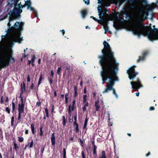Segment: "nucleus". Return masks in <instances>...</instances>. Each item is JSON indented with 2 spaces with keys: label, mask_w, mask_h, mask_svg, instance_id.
<instances>
[{
  "label": "nucleus",
  "mask_w": 158,
  "mask_h": 158,
  "mask_svg": "<svg viewBox=\"0 0 158 158\" xmlns=\"http://www.w3.org/2000/svg\"><path fill=\"white\" fill-rule=\"evenodd\" d=\"M77 86H75L74 87V93H75V96L76 97L77 95Z\"/></svg>",
  "instance_id": "a878e982"
},
{
  "label": "nucleus",
  "mask_w": 158,
  "mask_h": 158,
  "mask_svg": "<svg viewBox=\"0 0 158 158\" xmlns=\"http://www.w3.org/2000/svg\"><path fill=\"white\" fill-rule=\"evenodd\" d=\"M35 56H33L32 58V59H31V61H32V63H33L34 61V60H35Z\"/></svg>",
  "instance_id": "e433bc0d"
},
{
  "label": "nucleus",
  "mask_w": 158,
  "mask_h": 158,
  "mask_svg": "<svg viewBox=\"0 0 158 158\" xmlns=\"http://www.w3.org/2000/svg\"><path fill=\"white\" fill-rule=\"evenodd\" d=\"M31 127L32 133L33 134H34L35 133V127L34 125L33 124H31Z\"/></svg>",
  "instance_id": "a211bd4d"
},
{
  "label": "nucleus",
  "mask_w": 158,
  "mask_h": 158,
  "mask_svg": "<svg viewBox=\"0 0 158 158\" xmlns=\"http://www.w3.org/2000/svg\"><path fill=\"white\" fill-rule=\"evenodd\" d=\"M63 124L64 126L66 124V120L63 121Z\"/></svg>",
  "instance_id": "8fccbe9b"
},
{
  "label": "nucleus",
  "mask_w": 158,
  "mask_h": 158,
  "mask_svg": "<svg viewBox=\"0 0 158 158\" xmlns=\"http://www.w3.org/2000/svg\"><path fill=\"white\" fill-rule=\"evenodd\" d=\"M27 81L28 82L30 81V77L29 75H28L27 77Z\"/></svg>",
  "instance_id": "ea45409f"
},
{
  "label": "nucleus",
  "mask_w": 158,
  "mask_h": 158,
  "mask_svg": "<svg viewBox=\"0 0 158 158\" xmlns=\"http://www.w3.org/2000/svg\"><path fill=\"white\" fill-rule=\"evenodd\" d=\"M28 130H26L25 132V133L26 134H27L28 133Z\"/></svg>",
  "instance_id": "e2e57ef3"
},
{
  "label": "nucleus",
  "mask_w": 158,
  "mask_h": 158,
  "mask_svg": "<svg viewBox=\"0 0 158 158\" xmlns=\"http://www.w3.org/2000/svg\"><path fill=\"white\" fill-rule=\"evenodd\" d=\"M74 120H75V122H76V119H77V116H75L74 117Z\"/></svg>",
  "instance_id": "6e6d98bb"
},
{
  "label": "nucleus",
  "mask_w": 158,
  "mask_h": 158,
  "mask_svg": "<svg viewBox=\"0 0 158 158\" xmlns=\"http://www.w3.org/2000/svg\"><path fill=\"white\" fill-rule=\"evenodd\" d=\"M144 14L143 9L140 7L134 10L132 15L133 22L131 27L132 31L135 34L147 36L151 40H158V29L153 30L149 27H145L139 23L143 21Z\"/></svg>",
  "instance_id": "7ed1b4c3"
},
{
  "label": "nucleus",
  "mask_w": 158,
  "mask_h": 158,
  "mask_svg": "<svg viewBox=\"0 0 158 158\" xmlns=\"http://www.w3.org/2000/svg\"><path fill=\"white\" fill-rule=\"evenodd\" d=\"M85 0H84V1H85V3L87 5H89V0H87V1H85Z\"/></svg>",
  "instance_id": "c9c22d12"
},
{
  "label": "nucleus",
  "mask_w": 158,
  "mask_h": 158,
  "mask_svg": "<svg viewBox=\"0 0 158 158\" xmlns=\"http://www.w3.org/2000/svg\"><path fill=\"white\" fill-rule=\"evenodd\" d=\"M136 96L137 97L139 96V93H136Z\"/></svg>",
  "instance_id": "13d9d810"
},
{
  "label": "nucleus",
  "mask_w": 158,
  "mask_h": 158,
  "mask_svg": "<svg viewBox=\"0 0 158 158\" xmlns=\"http://www.w3.org/2000/svg\"><path fill=\"white\" fill-rule=\"evenodd\" d=\"M52 145H54L55 143V139H51Z\"/></svg>",
  "instance_id": "c756f323"
},
{
  "label": "nucleus",
  "mask_w": 158,
  "mask_h": 158,
  "mask_svg": "<svg viewBox=\"0 0 158 158\" xmlns=\"http://www.w3.org/2000/svg\"><path fill=\"white\" fill-rule=\"evenodd\" d=\"M127 72L130 79H133L137 74V73L135 72L134 67L130 68L127 71Z\"/></svg>",
  "instance_id": "39448f33"
},
{
  "label": "nucleus",
  "mask_w": 158,
  "mask_h": 158,
  "mask_svg": "<svg viewBox=\"0 0 158 158\" xmlns=\"http://www.w3.org/2000/svg\"><path fill=\"white\" fill-rule=\"evenodd\" d=\"M98 102H99L98 101H97L96 102H95V106L96 107V110L97 111L98 110L99 108V106L98 104Z\"/></svg>",
  "instance_id": "dca6fc26"
},
{
  "label": "nucleus",
  "mask_w": 158,
  "mask_h": 158,
  "mask_svg": "<svg viewBox=\"0 0 158 158\" xmlns=\"http://www.w3.org/2000/svg\"><path fill=\"white\" fill-rule=\"evenodd\" d=\"M68 111H69V122H71L72 121H71V119L70 118V116H71V106L70 105L69 106Z\"/></svg>",
  "instance_id": "2eb2a0df"
},
{
  "label": "nucleus",
  "mask_w": 158,
  "mask_h": 158,
  "mask_svg": "<svg viewBox=\"0 0 158 158\" xmlns=\"http://www.w3.org/2000/svg\"><path fill=\"white\" fill-rule=\"evenodd\" d=\"M54 94L55 97H56V91H55L54 92Z\"/></svg>",
  "instance_id": "680f3d73"
},
{
  "label": "nucleus",
  "mask_w": 158,
  "mask_h": 158,
  "mask_svg": "<svg viewBox=\"0 0 158 158\" xmlns=\"http://www.w3.org/2000/svg\"><path fill=\"white\" fill-rule=\"evenodd\" d=\"M108 120H110V113H108Z\"/></svg>",
  "instance_id": "4d7b16f0"
},
{
  "label": "nucleus",
  "mask_w": 158,
  "mask_h": 158,
  "mask_svg": "<svg viewBox=\"0 0 158 158\" xmlns=\"http://www.w3.org/2000/svg\"><path fill=\"white\" fill-rule=\"evenodd\" d=\"M23 23L19 22L15 23L13 27L10 29V35L6 38L2 36V43L0 45V70L3 67L8 66L9 62L15 61L12 56L11 47L13 45L14 42L21 43L23 37L20 36V31Z\"/></svg>",
  "instance_id": "f03ea898"
},
{
  "label": "nucleus",
  "mask_w": 158,
  "mask_h": 158,
  "mask_svg": "<svg viewBox=\"0 0 158 158\" xmlns=\"http://www.w3.org/2000/svg\"><path fill=\"white\" fill-rule=\"evenodd\" d=\"M66 152L65 149L64 148L63 149V155H66Z\"/></svg>",
  "instance_id": "37998d69"
},
{
  "label": "nucleus",
  "mask_w": 158,
  "mask_h": 158,
  "mask_svg": "<svg viewBox=\"0 0 158 158\" xmlns=\"http://www.w3.org/2000/svg\"><path fill=\"white\" fill-rule=\"evenodd\" d=\"M99 158H106L105 156V152L104 151H103L102 152V156L100 157Z\"/></svg>",
  "instance_id": "6ab92c4d"
},
{
  "label": "nucleus",
  "mask_w": 158,
  "mask_h": 158,
  "mask_svg": "<svg viewBox=\"0 0 158 158\" xmlns=\"http://www.w3.org/2000/svg\"><path fill=\"white\" fill-rule=\"evenodd\" d=\"M14 118L13 116L12 117V118H11V124L12 125L13 124V122H14Z\"/></svg>",
  "instance_id": "79ce46f5"
},
{
  "label": "nucleus",
  "mask_w": 158,
  "mask_h": 158,
  "mask_svg": "<svg viewBox=\"0 0 158 158\" xmlns=\"http://www.w3.org/2000/svg\"><path fill=\"white\" fill-rule=\"evenodd\" d=\"M131 84L132 86V89H134L135 91H136L137 89L142 86L138 79L137 81H136L131 82Z\"/></svg>",
  "instance_id": "423d86ee"
},
{
  "label": "nucleus",
  "mask_w": 158,
  "mask_h": 158,
  "mask_svg": "<svg viewBox=\"0 0 158 158\" xmlns=\"http://www.w3.org/2000/svg\"><path fill=\"white\" fill-rule=\"evenodd\" d=\"M16 8V7H14L13 10L11 11L9 13V14L10 15V17L9 18V21L7 24V25L9 27L8 29H10V27L12 24L13 21L16 19V18L15 16L16 14L17 13H21L22 12V10H17L15 9Z\"/></svg>",
  "instance_id": "20e7f679"
},
{
  "label": "nucleus",
  "mask_w": 158,
  "mask_h": 158,
  "mask_svg": "<svg viewBox=\"0 0 158 158\" xmlns=\"http://www.w3.org/2000/svg\"><path fill=\"white\" fill-rule=\"evenodd\" d=\"M93 19L95 21H97V22H98V20H97V19H96L95 18L93 17Z\"/></svg>",
  "instance_id": "09e8293b"
},
{
  "label": "nucleus",
  "mask_w": 158,
  "mask_h": 158,
  "mask_svg": "<svg viewBox=\"0 0 158 158\" xmlns=\"http://www.w3.org/2000/svg\"><path fill=\"white\" fill-rule=\"evenodd\" d=\"M68 94L67 93L65 94V103H67L68 102Z\"/></svg>",
  "instance_id": "412c9836"
},
{
  "label": "nucleus",
  "mask_w": 158,
  "mask_h": 158,
  "mask_svg": "<svg viewBox=\"0 0 158 158\" xmlns=\"http://www.w3.org/2000/svg\"><path fill=\"white\" fill-rule=\"evenodd\" d=\"M25 5L27 6V9H30L31 10L33 11L36 13V11L31 6V2L30 1H27L25 2Z\"/></svg>",
  "instance_id": "1a4fd4ad"
},
{
  "label": "nucleus",
  "mask_w": 158,
  "mask_h": 158,
  "mask_svg": "<svg viewBox=\"0 0 158 158\" xmlns=\"http://www.w3.org/2000/svg\"><path fill=\"white\" fill-rule=\"evenodd\" d=\"M98 2L104 6H108L110 3V0H103L101 2L99 0Z\"/></svg>",
  "instance_id": "6e6552de"
},
{
  "label": "nucleus",
  "mask_w": 158,
  "mask_h": 158,
  "mask_svg": "<svg viewBox=\"0 0 158 158\" xmlns=\"http://www.w3.org/2000/svg\"><path fill=\"white\" fill-rule=\"evenodd\" d=\"M150 154V152H149L147 154H146V156H148Z\"/></svg>",
  "instance_id": "0e129e2a"
},
{
  "label": "nucleus",
  "mask_w": 158,
  "mask_h": 158,
  "mask_svg": "<svg viewBox=\"0 0 158 158\" xmlns=\"http://www.w3.org/2000/svg\"><path fill=\"white\" fill-rule=\"evenodd\" d=\"M7 13L4 12L2 15L0 16V19L3 20L7 17Z\"/></svg>",
  "instance_id": "9d476101"
},
{
  "label": "nucleus",
  "mask_w": 158,
  "mask_h": 158,
  "mask_svg": "<svg viewBox=\"0 0 158 158\" xmlns=\"http://www.w3.org/2000/svg\"><path fill=\"white\" fill-rule=\"evenodd\" d=\"M150 110H153L154 109V108L153 107H151L149 109Z\"/></svg>",
  "instance_id": "49530a36"
},
{
  "label": "nucleus",
  "mask_w": 158,
  "mask_h": 158,
  "mask_svg": "<svg viewBox=\"0 0 158 158\" xmlns=\"http://www.w3.org/2000/svg\"><path fill=\"white\" fill-rule=\"evenodd\" d=\"M55 139V136L54 135V133L52 134V136L51 137V139Z\"/></svg>",
  "instance_id": "72a5a7b5"
},
{
  "label": "nucleus",
  "mask_w": 158,
  "mask_h": 158,
  "mask_svg": "<svg viewBox=\"0 0 158 158\" xmlns=\"http://www.w3.org/2000/svg\"><path fill=\"white\" fill-rule=\"evenodd\" d=\"M40 61H41L40 59H39V60H38V63H39V64H40Z\"/></svg>",
  "instance_id": "69168bd1"
},
{
  "label": "nucleus",
  "mask_w": 158,
  "mask_h": 158,
  "mask_svg": "<svg viewBox=\"0 0 158 158\" xmlns=\"http://www.w3.org/2000/svg\"><path fill=\"white\" fill-rule=\"evenodd\" d=\"M10 7V5L9 4H8L6 6V7L7 8H8L9 7Z\"/></svg>",
  "instance_id": "bf43d9fd"
},
{
  "label": "nucleus",
  "mask_w": 158,
  "mask_h": 158,
  "mask_svg": "<svg viewBox=\"0 0 158 158\" xmlns=\"http://www.w3.org/2000/svg\"><path fill=\"white\" fill-rule=\"evenodd\" d=\"M84 93L85 94L86 93V89L85 88L84 89Z\"/></svg>",
  "instance_id": "5fc2aeb1"
},
{
  "label": "nucleus",
  "mask_w": 158,
  "mask_h": 158,
  "mask_svg": "<svg viewBox=\"0 0 158 158\" xmlns=\"http://www.w3.org/2000/svg\"><path fill=\"white\" fill-rule=\"evenodd\" d=\"M14 145L15 148V149H17L18 148V147L17 146V144L16 143H14Z\"/></svg>",
  "instance_id": "4c0bfd02"
},
{
  "label": "nucleus",
  "mask_w": 158,
  "mask_h": 158,
  "mask_svg": "<svg viewBox=\"0 0 158 158\" xmlns=\"http://www.w3.org/2000/svg\"><path fill=\"white\" fill-rule=\"evenodd\" d=\"M23 89H22V92H23V89H24V90H25V84L24 83H23Z\"/></svg>",
  "instance_id": "3c124183"
},
{
  "label": "nucleus",
  "mask_w": 158,
  "mask_h": 158,
  "mask_svg": "<svg viewBox=\"0 0 158 158\" xmlns=\"http://www.w3.org/2000/svg\"><path fill=\"white\" fill-rule=\"evenodd\" d=\"M81 13L82 18H84L85 16L86 15L87 13V11L85 10H83L81 12Z\"/></svg>",
  "instance_id": "ddd939ff"
},
{
  "label": "nucleus",
  "mask_w": 158,
  "mask_h": 158,
  "mask_svg": "<svg viewBox=\"0 0 158 158\" xmlns=\"http://www.w3.org/2000/svg\"><path fill=\"white\" fill-rule=\"evenodd\" d=\"M34 86V84L33 83H32L31 84V85L30 86V88L32 89H33Z\"/></svg>",
  "instance_id": "a18cd8bd"
},
{
  "label": "nucleus",
  "mask_w": 158,
  "mask_h": 158,
  "mask_svg": "<svg viewBox=\"0 0 158 158\" xmlns=\"http://www.w3.org/2000/svg\"><path fill=\"white\" fill-rule=\"evenodd\" d=\"M144 59V55H143V56H142V57H139V59L137 60V62H139L141 60H143Z\"/></svg>",
  "instance_id": "aec40b11"
},
{
  "label": "nucleus",
  "mask_w": 158,
  "mask_h": 158,
  "mask_svg": "<svg viewBox=\"0 0 158 158\" xmlns=\"http://www.w3.org/2000/svg\"><path fill=\"white\" fill-rule=\"evenodd\" d=\"M70 67L69 66H67L66 67V70H69L70 69Z\"/></svg>",
  "instance_id": "c03bdc74"
},
{
  "label": "nucleus",
  "mask_w": 158,
  "mask_h": 158,
  "mask_svg": "<svg viewBox=\"0 0 158 158\" xmlns=\"http://www.w3.org/2000/svg\"><path fill=\"white\" fill-rule=\"evenodd\" d=\"M42 74H40V77L39 78V81L38 82V85H39L40 83V82L42 80Z\"/></svg>",
  "instance_id": "393cba45"
},
{
  "label": "nucleus",
  "mask_w": 158,
  "mask_h": 158,
  "mask_svg": "<svg viewBox=\"0 0 158 158\" xmlns=\"http://www.w3.org/2000/svg\"><path fill=\"white\" fill-rule=\"evenodd\" d=\"M103 44L104 50L102 51L103 55L98 57L101 59L99 62L102 67L101 75L103 80V84L108 79L109 81L108 83H107L106 88L103 93H107L109 91L112 90L113 94L117 98L118 96L114 89H113L112 87L114 85V81H118L117 72L118 70L119 64L116 62L108 43L104 41Z\"/></svg>",
  "instance_id": "f257e3e1"
},
{
  "label": "nucleus",
  "mask_w": 158,
  "mask_h": 158,
  "mask_svg": "<svg viewBox=\"0 0 158 158\" xmlns=\"http://www.w3.org/2000/svg\"><path fill=\"white\" fill-rule=\"evenodd\" d=\"M103 27L105 31V33L106 34V31H107L108 30V26L106 24H105L103 25Z\"/></svg>",
  "instance_id": "f3484780"
},
{
  "label": "nucleus",
  "mask_w": 158,
  "mask_h": 158,
  "mask_svg": "<svg viewBox=\"0 0 158 158\" xmlns=\"http://www.w3.org/2000/svg\"><path fill=\"white\" fill-rule=\"evenodd\" d=\"M12 109H13V111H14V110H15V103H14V102H12Z\"/></svg>",
  "instance_id": "7c9ffc66"
},
{
  "label": "nucleus",
  "mask_w": 158,
  "mask_h": 158,
  "mask_svg": "<svg viewBox=\"0 0 158 158\" xmlns=\"http://www.w3.org/2000/svg\"><path fill=\"white\" fill-rule=\"evenodd\" d=\"M61 69L60 67H59L57 70V73L59 74L60 73V71L61 70Z\"/></svg>",
  "instance_id": "c85d7f7f"
},
{
  "label": "nucleus",
  "mask_w": 158,
  "mask_h": 158,
  "mask_svg": "<svg viewBox=\"0 0 158 158\" xmlns=\"http://www.w3.org/2000/svg\"><path fill=\"white\" fill-rule=\"evenodd\" d=\"M45 111L46 113V116L47 117H48V109L46 108H45Z\"/></svg>",
  "instance_id": "bb28decb"
},
{
  "label": "nucleus",
  "mask_w": 158,
  "mask_h": 158,
  "mask_svg": "<svg viewBox=\"0 0 158 158\" xmlns=\"http://www.w3.org/2000/svg\"><path fill=\"white\" fill-rule=\"evenodd\" d=\"M6 111L9 114L10 113V110L9 109L8 107H6Z\"/></svg>",
  "instance_id": "f704fd0d"
},
{
  "label": "nucleus",
  "mask_w": 158,
  "mask_h": 158,
  "mask_svg": "<svg viewBox=\"0 0 158 158\" xmlns=\"http://www.w3.org/2000/svg\"><path fill=\"white\" fill-rule=\"evenodd\" d=\"M51 75L52 76H53L54 75V73H53V70H51Z\"/></svg>",
  "instance_id": "de8ad7c7"
},
{
  "label": "nucleus",
  "mask_w": 158,
  "mask_h": 158,
  "mask_svg": "<svg viewBox=\"0 0 158 158\" xmlns=\"http://www.w3.org/2000/svg\"><path fill=\"white\" fill-rule=\"evenodd\" d=\"M49 82H50V84L51 85V84H52V79H50V80H49Z\"/></svg>",
  "instance_id": "603ef678"
},
{
  "label": "nucleus",
  "mask_w": 158,
  "mask_h": 158,
  "mask_svg": "<svg viewBox=\"0 0 158 158\" xmlns=\"http://www.w3.org/2000/svg\"><path fill=\"white\" fill-rule=\"evenodd\" d=\"M100 7L101 6L100 5H99L97 8L98 12L99 13V17L100 20H102V14L100 13Z\"/></svg>",
  "instance_id": "9b49d317"
},
{
  "label": "nucleus",
  "mask_w": 158,
  "mask_h": 158,
  "mask_svg": "<svg viewBox=\"0 0 158 158\" xmlns=\"http://www.w3.org/2000/svg\"><path fill=\"white\" fill-rule=\"evenodd\" d=\"M75 125L76 126V129L77 131H78V124L76 123V122H74Z\"/></svg>",
  "instance_id": "2f4dec72"
},
{
  "label": "nucleus",
  "mask_w": 158,
  "mask_h": 158,
  "mask_svg": "<svg viewBox=\"0 0 158 158\" xmlns=\"http://www.w3.org/2000/svg\"><path fill=\"white\" fill-rule=\"evenodd\" d=\"M76 102V100H74L73 101V104H72V106L71 109V110H73V108L74 107V105L75 104Z\"/></svg>",
  "instance_id": "b1692460"
},
{
  "label": "nucleus",
  "mask_w": 158,
  "mask_h": 158,
  "mask_svg": "<svg viewBox=\"0 0 158 158\" xmlns=\"http://www.w3.org/2000/svg\"><path fill=\"white\" fill-rule=\"evenodd\" d=\"M110 126H112V124H113V123L111 122L110 123Z\"/></svg>",
  "instance_id": "338daca9"
},
{
  "label": "nucleus",
  "mask_w": 158,
  "mask_h": 158,
  "mask_svg": "<svg viewBox=\"0 0 158 158\" xmlns=\"http://www.w3.org/2000/svg\"><path fill=\"white\" fill-rule=\"evenodd\" d=\"M40 135H43V132H42V127H40Z\"/></svg>",
  "instance_id": "473e14b6"
},
{
  "label": "nucleus",
  "mask_w": 158,
  "mask_h": 158,
  "mask_svg": "<svg viewBox=\"0 0 158 158\" xmlns=\"http://www.w3.org/2000/svg\"><path fill=\"white\" fill-rule=\"evenodd\" d=\"M93 153H94V154H96V151L95 150H94V152H93Z\"/></svg>",
  "instance_id": "774afa93"
},
{
  "label": "nucleus",
  "mask_w": 158,
  "mask_h": 158,
  "mask_svg": "<svg viewBox=\"0 0 158 158\" xmlns=\"http://www.w3.org/2000/svg\"><path fill=\"white\" fill-rule=\"evenodd\" d=\"M33 143V142L32 140H31V142L30 143H28L27 145L28 146L29 145V148H30L32 147Z\"/></svg>",
  "instance_id": "5701e85b"
},
{
  "label": "nucleus",
  "mask_w": 158,
  "mask_h": 158,
  "mask_svg": "<svg viewBox=\"0 0 158 158\" xmlns=\"http://www.w3.org/2000/svg\"><path fill=\"white\" fill-rule=\"evenodd\" d=\"M88 122V119L87 118H86L84 124V128L85 129L86 128V125H87Z\"/></svg>",
  "instance_id": "4be33fe9"
},
{
  "label": "nucleus",
  "mask_w": 158,
  "mask_h": 158,
  "mask_svg": "<svg viewBox=\"0 0 158 158\" xmlns=\"http://www.w3.org/2000/svg\"><path fill=\"white\" fill-rule=\"evenodd\" d=\"M62 32L63 33V35L64 34V33H65V31L64 30H62Z\"/></svg>",
  "instance_id": "052dcab7"
},
{
  "label": "nucleus",
  "mask_w": 158,
  "mask_h": 158,
  "mask_svg": "<svg viewBox=\"0 0 158 158\" xmlns=\"http://www.w3.org/2000/svg\"><path fill=\"white\" fill-rule=\"evenodd\" d=\"M88 103L87 101V96L85 94L83 96V103Z\"/></svg>",
  "instance_id": "4468645a"
},
{
  "label": "nucleus",
  "mask_w": 158,
  "mask_h": 158,
  "mask_svg": "<svg viewBox=\"0 0 158 158\" xmlns=\"http://www.w3.org/2000/svg\"><path fill=\"white\" fill-rule=\"evenodd\" d=\"M19 141L20 142H22L23 140V138L22 137H19Z\"/></svg>",
  "instance_id": "cd10ccee"
},
{
  "label": "nucleus",
  "mask_w": 158,
  "mask_h": 158,
  "mask_svg": "<svg viewBox=\"0 0 158 158\" xmlns=\"http://www.w3.org/2000/svg\"><path fill=\"white\" fill-rule=\"evenodd\" d=\"M84 106L82 107L83 110V111H86V107L88 106L89 103H83Z\"/></svg>",
  "instance_id": "f8f14e48"
},
{
  "label": "nucleus",
  "mask_w": 158,
  "mask_h": 158,
  "mask_svg": "<svg viewBox=\"0 0 158 158\" xmlns=\"http://www.w3.org/2000/svg\"><path fill=\"white\" fill-rule=\"evenodd\" d=\"M62 118H63V121H65L66 120L65 117L64 116H63Z\"/></svg>",
  "instance_id": "864d4df0"
},
{
  "label": "nucleus",
  "mask_w": 158,
  "mask_h": 158,
  "mask_svg": "<svg viewBox=\"0 0 158 158\" xmlns=\"http://www.w3.org/2000/svg\"><path fill=\"white\" fill-rule=\"evenodd\" d=\"M41 103V102H37L36 103V105L38 106H40Z\"/></svg>",
  "instance_id": "58836bf2"
},
{
  "label": "nucleus",
  "mask_w": 158,
  "mask_h": 158,
  "mask_svg": "<svg viewBox=\"0 0 158 158\" xmlns=\"http://www.w3.org/2000/svg\"><path fill=\"white\" fill-rule=\"evenodd\" d=\"M18 106L19 116L18 120H19L21 118V114L24 111V106L23 103H21L19 104Z\"/></svg>",
  "instance_id": "0eeeda50"
},
{
  "label": "nucleus",
  "mask_w": 158,
  "mask_h": 158,
  "mask_svg": "<svg viewBox=\"0 0 158 158\" xmlns=\"http://www.w3.org/2000/svg\"><path fill=\"white\" fill-rule=\"evenodd\" d=\"M81 155H82V158H85V157L84 156V153L83 151H82L81 152Z\"/></svg>",
  "instance_id": "a19ab883"
}]
</instances>
